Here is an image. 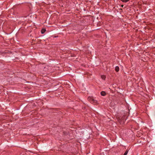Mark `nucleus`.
<instances>
[{"instance_id": "7", "label": "nucleus", "mask_w": 155, "mask_h": 155, "mask_svg": "<svg viewBox=\"0 0 155 155\" xmlns=\"http://www.w3.org/2000/svg\"><path fill=\"white\" fill-rule=\"evenodd\" d=\"M122 2H128L129 0H121Z\"/></svg>"}, {"instance_id": "5", "label": "nucleus", "mask_w": 155, "mask_h": 155, "mask_svg": "<svg viewBox=\"0 0 155 155\" xmlns=\"http://www.w3.org/2000/svg\"><path fill=\"white\" fill-rule=\"evenodd\" d=\"M101 78L103 80H104L106 78V76L104 75H102L101 76Z\"/></svg>"}, {"instance_id": "1", "label": "nucleus", "mask_w": 155, "mask_h": 155, "mask_svg": "<svg viewBox=\"0 0 155 155\" xmlns=\"http://www.w3.org/2000/svg\"><path fill=\"white\" fill-rule=\"evenodd\" d=\"M88 99H89V98H88ZM89 99H91L90 101L91 103H94L96 104L97 103V101L96 100L93 99H91V98H90Z\"/></svg>"}, {"instance_id": "3", "label": "nucleus", "mask_w": 155, "mask_h": 155, "mask_svg": "<svg viewBox=\"0 0 155 155\" xmlns=\"http://www.w3.org/2000/svg\"><path fill=\"white\" fill-rule=\"evenodd\" d=\"M119 67L117 66L115 67V70L116 72H118L119 71Z\"/></svg>"}, {"instance_id": "4", "label": "nucleus", "mask_w": 155, "mask_h": 155, "mask_svg": "<svg viewBox=\"0 0 155 155\" xmlns=\"http://www.w3.org/2000/svg\"><path fill=\"white\" fill-rule=\"evenodd\" d=\"M46 30L45 29H42L41 31V33L43 34H44L45 31Z\"/></svg>"}, {"instance_id": "8", "label": "nucleus", "mask_w": 155, "mask_h": 155, "mask_svg": "<svg viewBox=\"0 0 155 155\" xmlns=\"http://www.w3.org/2000/svg\"><path fill=\"white\" fill-rule=\"evenodd\" d=\"M123 6H124V5H121V7H123Z\"/></svg>"}, {"instance_id": "6", "label": "nucleus", "mask_w": 155, "mask_h": 155, "mask_svg": "<svg viewBox=\"0 0 155 155\" xmlns=\"http://www.w3.org/2000/svg\"><path fill=\"white\" fill-rule=\"evenodd\" d=\"M128 150H127L125 152L124 155H127L128 153Z\"/></svg>"}, {"instance_id": "2", "label": "nucleus", "mask_w": 155, "mask_h": 155, "mask_svg": "<svg viewBox=\"0 0 155 155\" xmlns=\"http://www.w3.org/2000/svg\"><path fill=\"white\" fill-rule=\"evenodd\" d=\"M101 95L103 96H104L106 94L105 93V92L104 91H102V92H101Z\"/></svg>"}]
</instances>
